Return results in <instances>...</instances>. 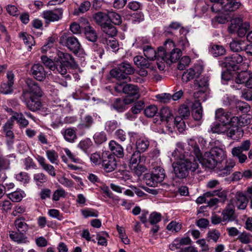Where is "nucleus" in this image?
<instances>
[{
	"instance_id": "1",
	"label": "nucleus",
	"mask_w": 252,
	"mask_h": 252,
	"mask_svg": "<svg viewBox=\"0 0 252 252\" xmlns=\"http://www.w3.org/2000/svg\"><path fill=\"white\" fill-rule=\"evenodd\" d=\"M177 152L179 153L178 150L176 149L172 154L173 157H177V161L173 163L172 167L176 177L184 179L189 175V171L194 172L197 169L198 164L191 152L189 155L187 153L186 155L179 156Z\"/></svg>"
},
{
	"instance_id": "2",
	"label": "nucleus",
	"mask_w": 252,
	"mask_h": 252,
	"mask_svg": "<svg viewBox=\"0 0 252 252\" xmlns=\"http://www.w3.org/2000/svg\"><path fill=\"white\" fill-rule=\"evenodd\" d=\"M189 150L193 154L197 161L202 162L209 168H214L216 167L218 163L220 162L216 159L215 157L211 156L209 152L206 153L205 158H203L202 154L200 150L198 145L193 139H190L188 140Z\"/></svg>"
},
{
	"instance_id": "3",
	"label": "nucleus",
	"mask_w": 252,
	"mask_h": 252,
	"mask_svg": "<svg viewBox=\"0 0 252 252\" xmlns=\"http://www.w3.org/2000/svg\"><path fill=\"white\" fill-rule=\"evenodd\" d=\"M134 68L129 63L123 62L112 69L110 72V74L112 77L118 81L128 82L131 80L129 75L134 73Z\"/></svg>"
},
{
	"instance_id": "4",
	"label": "nucleus",
	"mask_w": 252,
	"mask_h": 252,
	"mask_svg": "<svg viewBox=\"0 0 252 252\" xmlns=\"http://www.w3.org/2000/svg\"><path fill=\"white\" fill-rule=\"evenodd\" d=\"M93 18L95 23L100 27L103 32L111 37L116 35V28L109 21L108 13L97 12L94 14Z\"/></svg>"
},
{
	"instance_id": "5",
	"label": "nucleus",
	"mask_w": 252,
	"mask_h": 252,
	"mask_svg": "<svg viewBox=\"0 0 252 252\" xmlns=\"http://www.w3.org/2000/svg\"><path fill=\"white\" fill-rule=\"evenodd\" d=\"M165 48L162 47H159L156 51L151 46L145 45L143 46V52L144 56L148 60H154L158 57H164V51L167 50L169 47H174V44L172 40L167 39L164 44Z\"/></svg>"
},
{
	"instance_id": "6",
	"label": "nucleus",
	"mask_w": 252,
	"mask_h": 252,
	"mask_svg": "<svg viewBox=\"0 0 252 252\" xmlns=\"http://www.w3.org/2000/svg\"><path fill=\"white\" fill-rule=\"evenodd\" d=\"M59 43L66 47L75 54L78 53L81 48L78 39L75 36L67 33H63L59 37Z\"/></svg>"
},
{
	"instance_id": "7",
	"label": "nucleus",
	"mask_w": 252,
	"mask_h": 252,
	"mask_svg": "<svg viewBox=\"0 0 252 252\" xmlns=\"http://www.w3.org/2000/svg\"><path fill=\"white\" fill-rule=\"evenodd\" d=\"M165 176L163 168L160 166L154 168L151 173L147 174L145 176L146 184L150 187H156L158 183H161Z\"/></svg>"
},
{
	"instance_id": "8",
	"label": "nucleus",
	"mask_w": 252,
	"mask_h": 252,
	"mask_svg": "<svg viewBox=\"0 0 252 252\" xmlns=\"http://www.w3.org/2000/svg\"><path fill=\"white\" fill-rule=\"evenodd\" d=\"M145 160V157L141 156V154L138 152L135 151L131 156L129 167L138 176H140L146 170L143 165Z\"/></svg>"
},
{
	"instance_id": "9",
	"label": "nucleus",
	"mask_w": 252,
	"mask_h": 252,
	"mask_svg": "<svg viewBox=\"0 0 252 252\" xmlns=\"http://www.w3.org/2000/svg\"><path fill=\"white\" fill-rule=\"evenodd\" d=\"M243 61V57L237 53L226 57L219 61V64L227 70L236 71L239 69V64Z\"/></svg>"
},
{
	"instance_id": "10",
	"label": "nucleus",
	"mask_w": 252,
	"mask_h": 252,
	"mask_svg": "<svg viewBox=\"0 0 252 252\" xmlns=\"http://www.w3.org/2000/svg\"><path fill=\"white\" fill-rule=\"evenodd\" d=\"M250 27L249 23L243 22L241 18H236L231 21V25L228 27V30L230 33L236 32L238 36L243 37L246 34Z\"/></svg>"
},
{
	"instance_id": "11",
	"label": "nucleus",
	"mask_w": 252,
	"mask_h": 252,
	"mask_svg": "<svg viewBox=\"0 0 252 252\" xmlns=\"http://www.w3.org/2000/svg\"><path fill=\"white\" fill-rule=\"evenodd\" d=\"M26 84L28 88L23 92V97H41L43 95L42 91L38 84L32 79H27Z\"/></svg>"
},
{
	"instance_id": "12",
	"label": "nucleus",
	"mask_w": 252,
	"mask_h": 252,
	"mask_svg": "<svg viewBox=\"0 0 252 252\" xmlns=\"http://www.w3.org/2000/svg\"><path fill=\"white\" fill-rule=\"evenodd\" d=\"M55 61L59 62L58 64L62 69H64L66 75L67 72L66 67L69 66H73L74 64V60L72 56L69 53L58 51L57 56L55 57Z\"/></svg>"
},
{
	"instance_id": "13",
	"label": "nucleus",
	"mask_w": 252,
	"mask_h": 252,
	"mask_svg": "<svg viewBox=\"0 0 252 252\" xmlns=\"http://www.w3.org/2000/svg\"><path fill=\"white\" fill-rule=\"evenodd\" d=\"M124 93L127 94L125 98L126 104H130L137 100L140 96L138 87L131 84L125 85Z\"/></svg>"
},
{
	"instance_id": "14",
	"label": "nucleus",
	"mask_w": 252,
	"mask_h": 252,
	"mask_svg": "<svg viewBox=\"0 0 252 252\" xmlns=\"http://www.w3.org/2000/svg\"><path fill=\"white\" fill-rule=\"evenodd\" d=\"M203 70L202 65L196 64L193 67L187 69L182 75L183 82L187 83L195 77H198Z\"/></svg>"
},
{
	"instance_id": "15",
	"label": "nucleus",
	"mask_w": 252,
	"mask_h": 252,
	"mask_svg": "<svg viewBox=\"0 0 252 252\" xmlns=\"http://www.w3.org/2000/svg\"><path fill=\"white\" fill-rule=\"evenodd\" d=\"M41 60L43 63L50 69L55 71V72H58L62 75H64L65 73V71H64V69H62L60 66H58L59 65H58L59 64H58L59 62H57V61H55V59L54 61H53L46 56H42Z\"/></svg>"
},
{
	"instance_id": "16",
	"label": "nucleus",
	"mask_w": 252,
	"mask_h": 252,
	"mask_svg": "<svg viewBox=\"0 0 252 252\" xmlns=\"http://www.w3.org/2000/svg\"><path fill=\"white\" fill-rule=\"evenodd\" d=\"M41 97H24L27 108L32 112L39 110L42 106Z\"/></svg>"
},
{
	"instance_id": "17",
	"label": "nucleus",
	"mask_w": 252,
	"mask_h": 252,
	"mask_svg": "<svg viewBox=\"0 0 252 252\" xmlns=\"http://www.w3.org/2000/svg\"><path fill=\"white\" fill-rule=\"evenodd\" d=\"M63 10L62 8H55L52 10L44 11L43 15L44 18L49 22L58 21L62 17Z\"/></svg>"
},
{
	"instance_id": "18",
	"label": "nucleus",
	"mask_w": 252,
	"mask_h": 252,
	"mask_svg": "<svg viewBox=\"0 0 252 252\" xmlns=\"http://www.w3.org/2000/svg\"><path fill=\"white\" fill-rule=\"evenodd\" d=\"M231 113L226 112L222 108H219L216 111V118L219 122L226 126L231 125Z\"/></svg>"
},
{
	"instance_id": "19",
	"label": "nucleus",
	"mask_w": 252,
	"mask_h": 252,
	"mask_svg": "<svg viewBox=\"0 0 252 252\" xmlns=\"http://www.w3.org/2000/svg\"><path fill=\"white\" fill-rule=\"evenodd\" d=\"M242 5L240 1L237 0H223L220 7L221 10L225 12H233L238 9Z\"/></svg>"
},
{
	"instance_id": "20",
	"label": "nucleus",
	"mask_w": 252,
	"mask_h": 252,
	"mask_svg": "<svg viewBox=\"0 0 252 252\" xmlns=\"http://www.w3.org/2000/svg\"><path fill=\"white\" fill-rule=\"evenodd\" d=\"M31 72L33 78L38 81H42L45 78V69L40 63L34 64L31 69Z\"/></svg>"
},
{
	"instance_id": "21",
	"label": "nucleus",
	"mask_w": 252,
	"mask_h": 252,
	"mask_svg": "<svg viewBox=\"0 0 252 252\" xmlns=\"http://www.w3.org/2000/svg\"><path fill=\"white\" fill-rule=\"evenodd\" d=\"M14 75L11 72L9 71L7 73V83H2L0 87V93L3 94H8L11 93L12 91V86L14 84Z\"/></svg>"
},
{
	"instance_id": "22",
	"label": "nucleus",
	"mask_w": 252,
	"mask_h": 252,
	"mask_svg": "<svg viewBox=\"0 0 252 252\" xmlns=\"http://www.w3.org/2000/svg\"><path fill=\"white\" fill-rule=\"evenodd\" d=\"M102 166L107 172L114 171L117 167V162L114 155H109L106 158H102Z\"/></svg>"
},
{
	"instance_id": "23",
	"label": "nucleus",
	"mask_w": 252,
	"mask_h": 252,
	"mask_svg": "<svg viewBox=\"0 0 252 252\" xmlns=\"http://www.w3.org/2000/svg\"><path fill=\"white\" fill-rule=\"evenodd\" d=\"M229 127H226L227 136L235 140H239L243 135V130L242 128L237 126L229 125Z\"/></svg>"
},
{
	"instance_id": "24",
	"label": "nucleus",
	"mask_w": 252,
	"mask_h": 252,
	"mask_svg": "<svg viewBox=\"0 0 252 252\" xmlns=\"http://www.w3.org/2000/svg\"><path fill=\"white\" fill-rule=\"evenodd\" d=\"M235 165V162L232 160L227 161L223 166L220 167L218 165V166L217 167V173L220 176H226L232 171Z\"/></svg>"
},
{
	"instance_id": "25",
	"label": "nucleus",
	"mask_w": 252,
	"mask_h": 252,
	"mask_svg": "<svg viewBox=\"0 0 252 252\" xmlns=\"http://www.w3.org/2000/svg\"><path fill=\"white\" fill-rule=\"evenodd\" d=\"M94 124V120L93 117L90 115H85L81 117V121L78 126L80 129H89Z\"/></svg>"
},
{
	"instance_id": "26",
	"label": "nucleus",
	"mask_w": 252,
	"mask_h": 252,
	"mask_svg": "<svg viewBox=\"0 0 252 252\" xmlns=\"http://www.w3.org/2000/svg\"><path fill=\"white\" fill-rule=\"evenodd\" d=\"M221 215L223 221H232L236 218L234 207L231 205H228L226 207L222 212Z\"/></svg>"
},
{
	"instance_id": "27",
	"label": "nucleus",
	"mask_w": 252,
	"mask_h": 252,
	"mask_svg": "<svg viewBox=\"0 0 252 252\" xmlns=\"http://www.w3.org/2000/svg\"><path fill=\"white\" fill-rule=\"evenodd\" d=\"M36 159L39 164L44 170L46 171L49 174H50L52 176H56V173L54 166L51 164L47 163L46 159L44 157L38 156L37 157Z\"/></svg>"
},
{
	"instance_id": "28",
	"label": "nucleus",
	"mask_w": 252,
	"mask_h": 252,
	"mask_svg": "<svg viewBox=\"0 0 252 252\" xmlns=\"http://www.w3.org/2000/svg\"><path fill=\"white\" fill-rule=\"evenodd\" d=\"M61 133L64 139L70 143L74 142L77 138L75 130L73 128L63 129L61 131Z\"/></svg>"
},
{
	"instance_id": "29",
	"label": "nucleus",
	"mask_w": 252,
	"mask_h": 252,
	"mask_svg": "<svg viewBox=\"0 0 252 252\" xmlns=\"http://www.w3.org/2000/svg\"><path fill=\"white\" fill-rule=\"evenodd\" d=\"M236 205L238 209L244 210L247 206L248 199L246 195L241 192L236 194Z\"/></svg>"
},
{
	"instance_id": "30",
	"label": "nucleus",
	"mask_w": 252,
	"mask_h": 252,
	"mask_svg": "<svg viewBox=\"0 0 252 252\" xmlns=\"http://www.w3.org/2000/svg\"><path fill=\"white\" fill-rule=\"evenodd\" d=\"M109 147L114 155L118 158H122L124 156V149L118 143L111 140L109 143Z\"/></svg>"
},
{
	"instance_id": "31",
	"label": "nucleus",
	"mask_w": 252,
	"mask_h": 252,
	"mask_svg": "<svg viewBox=\"0 0 252 252\" xmlns=\"http://www.w3.org/2000/svg\"><path fill=\"white\" fill-rule=\"evenodd\" d=\"M231 122L232 126H237L241 128L249 124L251 120L247 116H241L240 117L233 116L231 118Z\"/></svg>"
},
{
	"instance_id": "32",
	"label": "nucleus",
	"mask_w": 252,
	"mask_h": 252,
	"mask_svg": "<svg viewBox=\"0 0 252 252\" xmlns=\"http://www.w3.org/2000/svg\"><path fill=\"white\" fill-rule=\"evenodd\" d=\"M25 219L21 217L17 218L14 221V226L18 232H22L24 234L29 230V225L25 221Z\"/></svg>"
},
{
	"instance_id": "33",
	"label": "nucleus",
	"mask_w": 252,
	"mask_h": 252,
	"mask_svg": "<svg viewBox=\"0 0 252 252\" xmlns=\"http://www.w3.org/2000/svg\"><path fill=\"white\" fill-rule=\"evenodd\" d=\"M135 65L138 67H146L151 70H154L155 67L152 66L149 61L141 56H137L133 58Z\"/></svg>"
},
{
	"instance_id": "34",
	"label": "nucleus",
	"mask_w": 252,
	"mask_h": 252,
	"mask_svg": "<svg viewBox=\"0 0 252 252\" xmlns=\"http://www.w3.org/2000/svg\"><path fill=\"white\" fill-rule=\"evenodd\" d=\"M9 237L12 241L18 244L26 243L28 241V238L26 236L25 234L18 231H10Z\"/></svg>"
},
{
	"instance_id": "35",
	"label": "nucleus",
	"mask_w": 252,
	"mask_h": 252,
	"mask_svg": "<svg viewBox=\"0 0 252 252\" xmlns=\"http://www.w3.org/2000/svg\"><path fill=\"white\" fill-rule=\"evenodd\" d=\"M11 118L17 121L20 128L26 127L29 124V121L24 117L23 114L21 113H18L14 112Z\"/></svg>"
},
{
	"instance_id": "36",
	"label": "nucleus",
	"mask_w": 252,
	"mask_h": 252,
	"mask_svg": "<svg viewBox=\"0 0 252 252\" xmlns=\"http://www.w3.org/2000/svg\"><path fill=\"white\" fill-rule=\"evenodd\" d=\"M84 33L86 38L93 42L96 41L97 35L94 29L90 25L87 26L84 28Z\"/></svg>"
},
{
	"instance_id": "37",
	"label": "nucleus",
	"mask_w": 252,
	"mask_h": 252,
	"mask_svg": "<svg viewBox=\"0 0 252 252\" xmlns=\"http://www.w3.org/2000/svg\"><path fill=\"white\" fill-rule=\"evenodd\" d=\"M135 145L137 149L136 152L140 153L145 152L148 149L150 142L145 138H140L136 141Z\"/></svg>"
},
{
	"instance_id": "38",
	"label": "nucleus",
	"mask_w": 252,
	"mask_h": 252,
	"mask_svg": "<svg viewBox=\"0 0 252 252\" xmlns=\"http://www.w3.org/2000/svg\"><path fill=\"white\" fill-rule=\"evenodd\" d=\"M209 154L218 159L220 162L224 158V151L222 148L215 147L212 148L209 152Z\"/></svg>"
},
{
	"instance_id": "39",
	"label": "nucleus",
	"mask_w": 252,
	"mask_h": 252,
	"mask_svg": "<svg viewBox=\"0 0 252 252\" xmlns=\"http://www.w3.org/2000/svg\"><path fill=\"white\" fill-rule=\"evenodd\" d=\"M159 115L161 121H165L167 123L173 119V116L170 110L168 107H163L160 109Z\"/></svg>"
},
{
	"instance_id": "40",
	"label": "nucleus",
	"mask_w": 252,
	"mask_h": 252,
	"mask_svg": "<svg viewBox=\"0 0 252 252\" xmlns=\"http://www.w3.org/2000/svg\"><path fill=\"white\" fill-rule=\"evenodd\" d=\"M245 41L239 40L233 41L229 44L231 50L234 52H240L244 51Z\"/></svg>"
},
{
	"instance_id": "41",
	"label": "nucleus",
	"mask_w": 252,
	"mask_h": 252,
	"mask_svg": "<svg viewBox=\"0 0 252 252\" xmlns=\"http://www.w3.org/2000/svg\"><path fill=\"white\" fill-rule=\"evenodd\" d=\"M19 37L23 40L25 45H26L29 50L32 49V46L34 44V38L32 36L29 35L26 33H21L19 35Z\"/></svg>"
},
{
	"instance_id": "42",
	"label": "nucleus",
	"mask_w": 252,
	"mask_h": 252,
	"mask_svg": "<svg viewBox=\"0 0 252 252\" xmlns=\"http://www.w3.org/2000/svg\"><path fill=\"white\" fill-rule=\"evenodd\" d=\"M189 117V108L185 104L181 105L178 110V116L176 117H179L180 119L187 120Z\"/></svg>"
},
{
	"instance_id": "43",
	"label": "nucleus",
	"mask_w": 252,
	"mask_h": 252,
	"mask_svg": "<svg viewBox=\"0 0 252 252\" xmlns=\"http://www.w3.org/2000/svg\"><path fill=\"white\" fill-rule=\"evenodd\" d=\"M250 74L247 71H242L239 73L235 79V82L238 84H245L246 85Z\"/></svg>"
},
{
	"instance_id": "44",
	"label": "nucleus",
	"mask_w": 252,
	"mask_h": 252,
	"mask_svg": "<svg viewBox=\"0 0 252 252\" xmlns=\"http://www.w3.org/2000/svg\"><path fill=\"white\" fill-rule=\"evenodd\" d=\"M125 98L122 99L120 98H116L112 104L113 108L119 112H123L125 110V106L127 105Z\"/></svg>"
},
{
	"instance_id": "45",
	"label": "nucleus",
	"mask_w": 252,
	"mask_h": 252,
	"mask_svg": "<svg viewBox=\"0 0 252 252\" xmlns=\"http://www.w3.org/2000/svg\"><path fill=\"white\" fill-rule=\"evenodd\" d=\"M251 144V141L249 140H246L242 142L240 146L232 148L231 152L239 153V152L248 151L250 148Z\"/></svg>"
},
{
	"instance_id": "46",
	"label": "nucleus",
	"mask_w": 252,
	"mask_h": 252,
	"mask_svg": "<svg viewBox=\"0 0 252 252\" xmlns=\"http://www.w3.org/2000/svg\"><path fill=\"white\" fill-rule=\"evenodd\" d=\"M194 108L192 112V117L196 121H199L202 117V108L200 102L194 104Z\"/></svg>"
},
{
	"instance_id": "47",
	"label": "nucleus",
	"mask_w": 252,
	"mask_h": 252,
	"mask_svg": "<svg viewBox=\"0 0 252 252\" xmlns=\"http://www.w3.org/2000/svg\"><path fill=\"white\" fill-rule=\"evenodd\" d=\"M210 52L214 57H216L223 55L225 53V50L221 45H214L211 47Z\"/></svg>"
},
{
	"instance_id": "48",
	"label": "nucleus",
	"mask_w": 252,
	"mask_h": 252,
	"mask_svg": "<svg viewBox=\"0 0 252 252\" xmlns=\"http://www.w3.org/2000/svg\"><path fill=\"white\" fill-rule=\"evenodd\" d=\"M182 56V52L180 49L174 48L169 54L167 53L168 60L172 63L177 61Z\"/></svg>"
},
{
	"instance_id": "49",
	"label": "nucleus",
	"mask_w": 252,
	"mask_h": 252,
	"mask_svg": "<svg viewBox=\"0 0 252 252\" xmlns=\"http://www.w3.org/2000/svg\"><path fill=\"white\" fill-rule=\"evenodd\" d=\"M33 180L38 186H42L47 181V176L43 173H37L33 175Z\"/></svg>"
},
{
	"instance_id": "50",
	"label": "nucleus",
	"mask_w": 252,
	"mask_h": 252,
	"mask_svg": "<svg viewBox=\"0 0 252 252\" xmlns=\"http://www.w3.org/2000/svg\"><path fill=\"white\" fill-rule=\"evenodd\" d=\"M179 32L180 34H183V36L181 37V39L179 41V45L184 49L189 45V42L185 37V35L188 33V31L184 28L181 27L180 28Z\"/></svg>"
},
{
	"instance_id": "51",
	"label": "nucleus",
	"mask_w": 252,
	"mask_h": 252,
	"mask_svg": "<svg viewBox=\"0 0 252 252\" xmlns=\"http://www.w3.org/2000/svg\"><path fill=\"white\" fill-rule=\"evenodd\" d=\"M108 14L110 22H111L115 25H119L121 24L122 20L119 14L114 11H109Z\"/></svg>"
},
{
	"instance_id": "52",
	"label": "nucleus",
	"mask_w": 252,
	"mask_h": 252,
	"mask_svg": "<svg viewBox=\"0 0 252 252\" xmlns=\"http://www.w3.org/2000/svg\"><path fill=\"white\" fill-rule=\"evenodd\" d=\"M92 145L93 143L91 140L90 138H86L79 142L78 147L86 153H88V150Z\"/></svg>"
},
{
	"instance_id": "53",
	"label": "nucleus",
	"mask_w": 252,
	"mask_h": 252,
	"mask_svg": "<svg viewBox=\"0 0 252 252\" xmlns=\"http://www.w3.org/2000/svg\"><path fill=\"white\" fill-rule=\"evenodd\" d=\"M226 126L221 123H215L211 126L210 131L213 133H221L226 130Z\"/></svg>"
},
{
	"instance_id": "54",
	"label": "nucleus",
	"mask_w": 252,
	"mask_h": 252,
	"mask_svg": "<svg viewBox=\"0 0 252 252\" xmlns=\"http://www.w3.org/2000/svg\"><path fill=\"white\" fill-rule=\"evenodd\" d=\"M24 192L21 190H17L8 194L9 198L13 202H19L24 197Z\"/></svg>"
},
{
	"instance_id": "55",
	"label": "nucleus",
	"mask_w": 252,
	"mask_h": 252,
	"mask_svg": "<svg viewBox=\"0 0 252 252\" xmlns=\"http://www.w3.org/2000/svg\"><path fill=\"white\" fill-rule=\"evenodd\" d=\"M237 239L243 244H248L252 242V235L244 232L239 234Z\"/></svg>"
},
{
	"instance_id": "56",
	"label": "nucleus",
	"mask_w": 252,
	"mask_h": 252,
	"mask_svg": "<svg viewBox=\"0 0 252 252\" xmlns=\"http://www.w3.org/2000/svg\"><path fill=\"white\" fill-rule=\"evenodd\" d=\"M156 60H157V64L158 68L160 70H164L165 68V63H167V61H168L166 51H164V57H158Z\"/></svg>"
},
{
	"instance_id": "57",
	"label": "nucleus",
	"mask_w": 252,
	"mask_h": 252,
	"mask_svg": "<svg viewBox=\"0 0 252 252\" xmlns=\"http://www.w3.org/2000/svg\"><path fill=\"white\" fill-rule=\"evenodd\" d=\"M158 110V108L156 105H151L144 109V114L147 117L152 118L157 114Z\"/></svg>"
},
{
	"instance_id": "58",
	"label": "nucleus",
	"mask_w": 252,
	"mask_h": 252,
	"mask_svg": "<svg viewBox=\"0 0 252 252\" xmlns=\"http://www.w3.org/2000/svg\"><path fill=\"white\" fill-rule=\"evenodd\" d=\"M46 156L52 163H57L58 161V154L53 150H49L46 151Z\"/></svg>"
},
{
	"instance_id": "59",
	"label": "nucleus",
	"mask_w": 252,
	"mask_h": 252,
	"mask_svg": "<svg viewBox=\"0 0 252 252\" xmlns=\"http://www.w3.org/2000/svg\"><path fill=\"white\" fill-rule=\"evenodd\" d=\"M108 236V233L105 231L97 233L96 234V239L98 240V245L106 246L107 245L106 238Z\"/></svg>"
},
{
	"instance_id": "60",
	"label": "nucleus",
	"mask_w": 252,
	"mask_h": 252,
	"mask_svg": "<svg viewBox=\"0 0 252 252\" xmlns=\"http://www.w3.org/2000/svg\"><path fill=\"white\" fill-rule=\"evenodd\" d=\"M94 139L96 144H101L106 141V135L103 131L96 133L94 135Z\"/></svg>"
},
{
	"instance_id": "61",
	"label": "nucleus",
	"mask_w": 252,
	"mask_h": 252,
	"mask_svg": "<svg viewBox=\"0 0 252 252\" xmlns=\"http://www.w3.org/2000/svg\"><path fill=\"white\" fill-rule=\"evenodd\" d=\"M236 108L242 113H247L250 110V105L247 103L242 101L236 102Z\"/></svg>"
},
{
	"instance_id": "62",
	"label": "nucleus",
	"mask_w": 252,
	"mask_h": 252,
	"mask_svg": "<svg viewBox=\"0 0 252 252\" xmlns=\"http://www.w3.org/2000/svg\"><path fill=\"white\" fill-rule=\"evenodd\" d=\"M220 236V232L216 229L211 230L208 231L207 233L208 241L213 240L214 242H217Z\"/></svg>"
},
{
	"instance_id": "63",
	"label": "nucleus",
	"mask_w": 252,
	"mask_h": 252,
	"mask_svg": "<svg viewBox=\"0 0 252 252\" xmlns=\"http://www.w3.org/2000/svg\"><path fill=\"white\" fill-rule=\"evenodd\" d=\"M9 160L2 154H0V173L2 170L9 168Z\"/></svg>"
},
{
	"instance_id": "64",
	"label": "nucleus",
	"mask_w": 252,
	"mask_h": 252,
	"mask_svg": "<svg viewBox=\"0 0 252 252\" xmlns=\"http://www.w3.org/2000/svg\"><path fill=\"white\" fill-rule=\"evenodd\" d=\"M185 120V119H180L179 117H175L174 119L176 127L181 132H183L186 128Z\"/></svg>"
}]
</instances>
